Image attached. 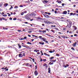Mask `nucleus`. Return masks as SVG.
<instances>
[{
  "label": "nucleus",
  "mask_w": 78,
  "mask_h": 78,
  "mask_svg": "<svg viewBox=\"0 0 78 78\" xmlns=\"http://www.w3.org/2000/svg\"><path fill=\"white\" fill-rule=\"evenodd\" d=\"M25 18L26 19H27V20H30V19H31V17H30L29 14H28L25 15Z\"/></svg>",
  "instance_id": "obj_1"
},
{
  "label": "nucleus",
  "mask_w": 78,
  "mask_h": 78,
  "mask_svg": "<svg viewBox=\"0 0 78 78\" xmlns=\"http://www.w3.org/2000/svg\"><path fill=\"white\" fill-rule=\"evenodd\" d=\"M19 56L20 58H22V57L25 56V53H23L22 54H19Z\"/></svg>",
  "instance_id": "obj_2"
},
{
  "label": "nucleus",
  "mask_w": 78,
  "mask_h": 78,
  "mask_svg": "<svg viewBox=\"0 0 78 78\" xmlns=\"http://www.w3.org/2000/svg\"><path fill=\"white\" fill-rule=\"evenodd\" d=\"M34 75L35 76H37L38 75V72L37 71V70H35L34 72Z\"/></svg>",
  "instance_id": "obj_3"
},
{
  "label": "nucleus",
  "mask_w": 78,
  "mask_h": 78,
  "mask_svg": "<svg viewBox=\"0 0 78 78\" xmlns=\"http://www.w3.org/2000/svg\"><path fill=\"white\" fill-rule=\"evenodd\" d=\"M61 37L62 38H64V39H69V37L65 35L61 36Z\"/></svg>",
  "instance_id": "obj_4"
},
{
  "label": "nucleus",
  "mask_w": 78,
  "mask_h": 78,
  "mask_svg": "<svg viewBox=\"0 0 78 78\" xmlns=\"http://www.w3.org/2000/svg\"><path fill=\"white\" fill-rule=\"evenodd\" d=\"M29 15L30 16H30H31V17L34 16H36V14H35V13H33L30 14H29Z\"/></svg>",
  "instance_id": "obj_5"
},
{
  "label": "nucleus",
  "mask_w": 78,
  "mask_h": 78,
  "mask_svg": "<svg viewBox=\"0 0 78 78\" xmlns=\"http://www.w3.org/2000/svg\"><path fill=\"white\" fill-rule=\"evenodd\" d=\"M41 40H43L44 42H45L46 41H47V39L45 38V37H43L42 38H41Z\"/></svg>",
  "instance_id": "obj_6"
},
{
  "label": "nucleus",
  "mask_w": 78,
  "mask_h": 78,
  "mask_svg": "<svg viewBox=\"0 0 78 78\" xmlns=\"http://www.w3.org/2000/svg\"><path fill=\"white\" fill-rule=\"evenodd\" d=\"M27 12L26 11H25L24 12H22L21 14V16H23L24 13H27Z\"/></svg>",
  "instance_id": "obj_7"
},
{
  "label": "nucleus",
  "mask_w": 78,
  "mask_h": 78,
  "mask_svg": "<svg viewBox=\"0 0 78 78\" xmlns=\"http://www.w3.org/2000/svg\"><path fill=\"white\" fill-rule=\"evenodd\" d=\"M45 22V23H48V24H50V23H51V22H49L48 20H47Z\"/></svg>",
  "instance_id": "obj_8"
},
{
  "label": "nucleus",
  "mask_w": 78,
  "mask_h": 78,
  "mask_svg": "<svg viewBox=\"0 0 78 78\" xmlns=\"http://www.w3.org/2000/svg\"><path fill=\"white\" fill-rule=\"evenodd\" d=\"M42 20V18H41V17H38L37 18V20Z\"/></svg>",
  "instance_id": "obj_9"
},
{
  "label": "nucleus",
  "mask_w": 78,
  "mask_h": 78,
  "mask_svg": "<svg viewBox=\"0 0 78 78\" xmlns=\"http://www.w3.org/2000/svg\"><path fill=\"white\" fill-rule=\"evenodd\" d=\"M63 14H67V12L66 11H65L62 12Z\"/></svg>",
  "instance_id": "obj_10"
},
{
  "label": "nucleus",
  "mask_w": 78,
  "mask_h": 78,
  "mask_svg": "<svg viewBox=\"0 0 78 78\" xmlns=\"http://www.w3.org/2000/svg\"><path fill=\"white\" fill-rule=\"evenodd\" d=\"M49 2L48 1L46 0H44L43 1V3H48Z\"/></svg>",
  "instance_id": "obj_11"
},
{
  "label": "nucleus",
  "mask_w": 78,
  "mask_h": 78,
  "mask_svg": "<svg viewBox=\"0 0 78 78\" xmlns=\"http://www.w3.org/2000/svg\"><path fill=\"white\" fill-rule=\"evenodd\" d=\"M50 72H51V69L50 67H49L48 68V73H50Z\"/></svg>",
  "instance_id": "obj_12"
},
{
  "label": "nucleus",
  "mask_w": 78,
  "mask_h": 78,
  "mask_svg": "<svg viewBox=\"0 0 78 78\" xmlns=\"http://www.w3.org/2000/svg\"><path fill=\"white\" fill-rule=\"evenodd\" d=\"M76 13H74L73 14V13H70V16H75V15H76Z\"/></svg>",
  "instance_id": "obj_13"
},
{
  "label": "nucleus",
  "mask_w": 78,
  "mask_h": 78,
  "mask_svg": "<svg viewBox=\"0 0 78 78\" xmlns=\"http://www.w3.org/2000/svg\"><path fill=\"white\" fill-rule=\"evenodd\" d=\"M77 43L76 42H75V43H74V44H73V47H75V46H76V44Z\"/></svg>",
  "instance_id": "obj_14"
},
{
  "label": "nucleus",
  "mask_w": 78,
  "mask_h": 78,
  "mask_svg": "<svg viewBox=\"0 0 78 78\" xmlns=\"http://www.w3.org/2000/svg\"><path fill=\"white\" fill-rule=\"evenodd\" d=\"M56 61V60L55 59L54 60H53L52 61H51V62H55Z\"/></svg>",
  "instance_id": "obj_15"
},
{
  "label": "nucleus",
  "mask_w": 78,
  "mask_h": 78,
  "mask_svg": "<svg viewBox=\"0 0 78 78\" xmlns=\"http://www.w3.org/2000/svg\"><path fill=\"white\" fill-rule=\"evenodd\" d=\"M44 16L45 17H47V18L48 17V15H47L44 14Z\"/></svg>",
  "instance_id": "obj_16"
},
{
  "label": "nucleus",
  "mask_w": 78,
  "mask_h": 78,
  "mask_svg": "<svg viewBox=\"0 0 78 78\" xmlns=\"http://www.w3.org/2000/svg\"><path fill=\"white\" fill-rule=\"evenodd\" d=\"M69 25H72V23L70 21L69 22Z\"/></svg>",
  "instance_id": "obj_17"
},
{
  "label": "nucleus",
  "mask_w": 78,
  "mask_h": 78,
  "mask_svg": "<svg viewBox=\"0 0 78 78\" xmlns=\"http://www.w3.org/2000/svg\"><path fill=\"white\" fill-rule=\"evenodd\" d=\"M69 65L67 64L64 67H65V68H67V67H69Z\"/></svg>",
  "instance_id": "obj_18"
},
{
  "label": "nucleus",
  "mask_w": 78,
  "mask_h": 78,
  "mask_svg": "<svg viewBox=\"0 0 78 78\" xmlns=\"http://www.w3.org/2000/svg\"><path fill=\"white\" fill-rule=\"evenodd\" d=\"M24 47H25L26 48H29V47H28V46L27 45L24 46Z\"/></svg>",
  "instance_id": "obj_19"
},
{
  "label": "nucleus",
  "mask_w": 78,
  "mask_h": 78,
  "mask_svg": "<svg viewBox=\"0 0 78 78\" xmlns=\"http://www.w3.org/2000/svg\"><path fill=\"white\" fill-rule=\"evenodd\" d=\"M53 58H54V57H51L49 58V59H50V60H51V59H53Z\"/></svg>",
  "instance_id": "obj_20"
},
{
  "label": "nucleus",
  "mask_w": 78,
  "mask_h": 78,
  "mask_svg": "<svg viewBox=\"0 0 78 78\" xmlns=\"http://www.w3.org/2000/svg\"><path fill=\"white\" fill-rule=\"evenodd\" d=\"M58 3H59V4H61V3H62V2L61 1H58Z\"/></svg>",
  "instance_id": "obj_21"
},
{
  "label": "nucleus",
  "mask_w": 78,
  "mask_h": 78,
  "mask_svg": "<svg viewBox=\"0 0 78 78\" xmlns=\"http://www.w3.org/2000/svg\"><path fill=\"white\" fill-rule=\"evenodd\" d=\"M27 44H30V45H31V43L30 42H27Z\"/></svg>",
  "instance_id": "obj_22"
},
{
  "label": "nucleus",
  "mask_w": 78,
  "mask_h": 78,
  "mask_svg": "<svg viewBox=\"0 0 78 78\" xmlns=\"http://www.w3.org/2000/svg\"><path fill=\"white\" fill-rule=\"evenodd\" d=\"M23 39H24L23 38H20V41H22V40H24Z\"/></svg>",
  "instance_id": "obj_23"
},
{
  "label": "nucleus",
  "mask_w": 78,
  "mask_h": 78,
  "mask_svg": "<svg viewBox=\"0 0 78 78\" xmlns=\"http://www.w3.org/2000/svg\"><path fill=\"white\" fill-rule=\"evenodd\" d=\"M72 50H73V51H75V49H74V48L73 47H72L71 48Z\"/></svg>",
  "instance_id": "obj_24"
},
{
  "label": "nucleus",
  "mask_w": 78,
  "mask_h": 78,
  "mask_svg": "<svg viewBox=\"0 0 78 78\" xmlns=\"http://www.w3.org/2000/svg\"><path fill=\"white\" fill-rule=\"evenodd\" d=\"M46 35H47V36H49V37H51V35L49 34H46Z\"/></svg>",
  "instance_id": "obj_25"
},
{
  "label": "nucleus",
  "mask_w": 78,
  "mask_h": 78,
  "mask_svg": "<svg viewBox=\"0 0 78 78\" xmlns=\"http://www.w3.org/2000/svg\"><path fill=\"white\" fill-rule=\"evenodd\" d=\"M3 29L4 30H8V28L6 27H3Z\"/></svg>",
  "instance_id": "obj_26"
},
{
  "label": "nucleus",
  "mask_w": 78,
  "mask_h": 78,
  "mask_svg": "<svg viewBox=\"0 0 78 78\" xmlns=\"http://www.w3.org/2000/svg\"><path fill=\"white\" fill-rule=\"evenodd\" d=\"M39 37L40 39H41H41H42V38H43V37H42L41 36H40Z\"/></svg>",
  "instance_id": "obj_27"
},
{
  "label": "nucleus",
  "mask_w": 78,
  "mask_h": 78,
  "mask_svg": "<svg viewBox=\"0 0 78 78\" xmlns=\"http://www.w3.org/2000/svg\"><path fill=\"white\" fill-rule=\"evenodd\" d=\"M5 6H7L8 5V3H5Z\"/></svg>",
  "instance_id": "obj_28"
},
{
  "label": "nucleus",
  "mask_w": 78,
  "mask_h": 78,
  "mask_svg": "<svg viewBox=\"0 0 78 78\" xmlns=\"http://www.w3.org/2000/svg\"><path fill=\"white\" fill-rule=\"evenodd\" d=\"M43 61H44V62H46V61H47V59H43Z\"/></svg>",
  "instance_id": "obj_29"
},
{
  "label": "nucleus",
  "mask_w": 78,
  "mask_h": 78,
  "mask_svg": "<svg viewBox=\"0 0 78 78\" xmlns=\"http://www.w3.org/2000/svg\"><path fill=\"white\" fill-rule=\"evenodd\" d=\"M49 53H53L54 52V51H49Z\"/></svg>",
  "instance_id": "obj_30"
},
{
  "label": "nucleus",
  "mask_w": 78,
  "mask_h": 78,
  "mask_svg": "<svg viewBox=\"0 0 78 78\" xmlns=\"http://www.w3.org/2000/svg\"><path fill=\"white\" fill-rule=\"evenodd\" d=\"M27 38V37H25L24 38H23V40H25V39H26Z\"/></svg>",
  "instance_id": "obj_31"
},
{
  "label": "nucleus",
  "mask_w": 78,
  "mask_h": 78,
  "mask_svg": "<svg viewBox=\"0 0 78 78\" xmlns=\"http://www.w3.org/2000/svg\"><path fill=\"white\" fill-rule=\"evenodd\" d=\"M12 8H13V7L11 6V8L9 9V10H10V9H12Z\"/></svg>",
  "instance_id": "obj_32"
},
{
  "label": "nucleus",
  "mask_w": 78,
  "mask_h": 78,
  "mask_svg": "<svg viewBox=\"0 0 78 78\" xmlns=\"http://www.w3.org/2000/svg\"><path fill=\"white\" fill-rule=\"evenodd\" d=\"M47 66V64L46 63H44L43 64V66Z\"/></svg>",
  "instance_id": "obj_33"
},
{
  "label": "nucleus",
  "mask_w": 78,
  "mask_h": 78,
  "mask_svg": "<svg viewBox=\"0 0 78 78\" xmlns=\"http://www.w3.org/2000/svg\"><path fill=\"white\" fill-rule=\"evenodd\" d=\"M3 16L4 17H6V16H7V15H3Z\"/></svg>",
  "instance_id": "obj_34"
},
{
  "label": "nucleus",
  "mask_w": 78,
  "mask_h": 78,
  "mask_svg": "<svg viewBox=\"0 0 78 78\" xmlns=\"http://www.w3.org/2000/svg\"><path fill=\"white\" fill-rule=\"evenodd\" d=\"M35 70H36L37 69V66L36 65L35 66Z\"/></svg>",
  "instance_id": "obj_35"
},
{
  "label": "nucleus",
  "mask_w": 78,
  "mask_h": 78,
  "mask_svg": "<svg viewBox=\"0 0 78 78\" xmlns=\"http://www.w3.org/2000/svg\"><path fill=\"white\" fill-rule=\"evenodd\" d=\"M32 59V61H33V62H35V61H34V59L33 58Z\"/></svg>",
  "instance_id": "obj_36"
},
{
  "label": "nucleus",
  "mask_w": 78,
  "mask_h": 78,
  "mask_svg": "<svg viewBox=\"0 0 78 78\" xmlns=\"http://www.w3.org/2000/svg\"><path fill=\"white\" fill-rule=\"evenodd\" d=\"M30 30V31H32L33 30V29L32 28H30L29 29Z\"/></svg>",
  "instance_id": "obj_37"
},
{
  "label": "nucleus",
  "mask_w": 78,
  "mask_h": 78,
  "mask_svg": "<svg viewBox=\"0 0 78 78\" xmlns=\"http://www.w3.org/2000/svg\"><path fill=\"white\" fill-rule=\"evenodd\" d=\"M13 20H17V18H15L13 19Z\"/></svg>",
  "instance_id": "obj_38"
},
{
  "label": "nucleus",
  "mask_w": 78,
  "mask_h": 78,
  "mask_svg": "<svg viewBox=\"0 0 78 78\" xmlns=\"http://www.w3.org/2000/svg\"><path fill=\"white\" fill-rule=\"evenodd\" d=\"M3 19H4V18H0V20H3Z\"/></svg>",
  "instance_id": "obj_39"
},
{
  "label": "nucleus",
  "mask_w": 78,
  "mask_h": 78,
  "mask_svg": "<svg viewBox=\"0 0 78 78\" xmlns=\"http://www.w3.org/2000/svg\"><path fill=\"white\" fill-rule=\"evenodd\" d=\"M18 8V6H16L14 8H15V9H16V8Z\"/></svg>",
  "instance_id": "obj_40"
},
{
  "label": "nucleus",
  "mask_w": 78,
  "mask_h": 78,
  "mask_svg": "<svg viewBox=\"0 0 78 78\" xmlns=\"http://www.w3.org/2000/svg\"><path fill=\"white\" fill-rule=\"evenodd\" d=\"M43 33H46V31H45V30H43L42 31Z\"/></svg>",
  "instance_id": "obj_41"
},
{
  "label": "nucleus",
  "mask_w": 78,
  "mask_h": 78,
  "mask_svg": "<svg viewBox=\"0 0 78 78\" xmlns=\"http://www.w3.org/2000/svg\"><path fill=\"white\" fill-rule=\"evenodd\" d=\"M77 29V27H75V30H76Z\"/></svg>",
  "instance_id": "obj_42"
},
{
  "label": "nucleus",
  "mask_w": 78,
  "mask_h": 78,
  "mask_svg": "<svg viewBox=\"0 0 78 78\" xmlns=\"http://www.w3.org/2000/svg\"><path fill=\"white\" fill-rule=\"evenodd\" d=\"M62 6H64V3H62Z\"/></svg>",
  "instance_id": "obj_43"
},
{
  "label": "nucleus",
  "mask_w": 78,
  "mask_h": 78,
  "mask_svg": "<svg viewBox=\"0 0 78 78\" xmlns=\"http://www.w3.org/2000/svg\"><path fill=\"white\" fill-rule=\"evenodd\" d=\"M63 30H66V28H63Z\"/></svg>",
  "instance_id": "obj_44"
},
{
  "label": "nucleus",
  "mask_w": 78,
  "mask_h": 78,
  "mask_svg": "<svg viewBox=\"0 0 78 78\" xmlns=\"http://www.w3.org/2000/svg\"><path fill=\"white\" fill-rule=\"evenodd\" d=\"M55 14H57V11H55Z\"/></svg>",
  "instance_id": "obj_45"
},
{
  "label": "nucleus",
  "mask_w": 78,
  "mask_h": 78,
  "mask_svg": "<svg viewBox=\"0 0 78 78\" xmlns=\"http://www.w3.org/2000/svg\"><path fill=\"white\" fill-rule=\"evenodd\" d=\"M19 48H21L22 47L20 45H19Z\"/></svg>",
  "instance_id": "obj_46"
},
{
  "label": "nucleus",
  "mask_w": 78,
  "mask_h": 78,
  "mask_svg": "<svg viewBox=\"0 0 78 78\" xmlns=\"http://www.w3.org/2000/svg\"><path fill=\"white\" fill-rule=\"evenodd\" d=\"M65 64L63 63V67H64V66H65Z\"/></svg>",
  "instance_id": "obj_47"
},
{
  "label": "nucleus",
  "mask_w": 78,
  "mask_h": 78,
  "mask_svg": "<svg viewBox=\"0 0 78 78\" xmlns=\"http://www.w3.org/2000/svg\"><path fill=\"white\" fill-rule=\"evenodd\" d=\"M74 36H77V34H75L74 35Z\"/></svg>",
  "instance_id": "obj_48"
},
{
  "label": "nucleus",
  "mask_w": 78,
  "mask_h": 78,
  "mask_svg": "<svg viewBox=\"0 0 78 78\" xmlns=\"http://www.w3.org/2000/svg\"><path fill=\"white\" fill-rule=\"evenodd\" d=\"M43 61V60H42V58H41V59H40V61H41V62H42Z\"/></svg>",
  "instance_id": "obj_49"
},
{
  "label": "nucleus",
  "mask_w": 78,
  "mask_h": 78,
  "mask_svg": "<svg viewBox=\"0 0 78 78\" xmlns=\"http://www.w3.org/2000/svg\"><path fill=\"white\" fill-rule=\"evenodd\" d=\"M64 19V18L63 17H61V19Z\"/></svg>",
  "instance_id": "obj_50"
},
{
  "label": "nucleus",
  "mask_w": 78,
  "mask_h": 78,
  "mask_svg": "<svg viewBox=\"0 0 78 78\" xmlns=\"http://www.w3.org/2000/svg\"><path fill=\"white\" fill-rule=\"evenodd\" d=\"M49 65H51V62H50L49 63Z\"/></svg>",
  "instance_id": "obj_51"
},
{
  "label": "nucleus",
  "mask_w": 78,
  "mask_h": 78,
  "mask_svg": "<svg viewBox=\"0 0 78 78\" xmlns=\"http://www.w3.org/2000/svg\"><path fill=\"white\" fill-rule=\"evenodd\" d=\"M71 26H72L71 25H69V28H70V27H71Z\"/></svg>",
  "instance_id": "obj_52"
},
{
  "label": "nucleus",
  "mask_w": 78,
  "mask_h": 78,
  "mask_svg": "<svg viewBox=\"0 0 78 78\" xmlns=\"http://www.w3.org/2000/svg\"><path fill=\"white\" fill-rule=\"evenodd\" d=\"M48 15H50V14H51V13H50V12L48 13Z\"/></svg>",
  "instance_id": "obj_53"
},
{
  "label": "nucleus",
  "mask_w": 78,
  "mask_h": 78,
  "mask_svg": "<svg viewBox=\"0 0 78 78\" xmlns=\"http://www.w3.org/2000/svg\"><path fill=\"white\" fill-rule=\"evenodd\" d=\"M47 53H44V55H46V56L47 55Z\"/></svg>",
  "instance_id": "obj_54"
},
{
  "label": "nucleus",
  "mask_w": 78,
  "mask_h": 78,
  "mask_svg": "<svg viewBox=\"0 0 78 78\" xmlns=\"http://www.w3.org/2000/svg\"><path fill=\"white\" fill-rule=\"evenodd\" d=\"M9 19L10 20H12V19L11 18H9Z\"/></svg>",
  "instance_id": "obj_55"
},
{
  "label": "nucleus",
  "mask_w": 78,
  "mask_h": 78,
  "mask_svg": "<svg viewBox=\"0 0 78 78\" xmlns=\"http://www.w3.org/2000/svg\"><path fill=\"white\" fill-rule=\"evenodd\" d=\"M2 5V4L0 3V7Z\"/></svg>",
  "instance_id": "obj_56"
},
{
  "label": "nucleus",
  "mask_w": 78,
  "mask_h": 78,
  "mask_svg": "<svg viewBox=\"0 0 78 78\" xmlns=\"http://www.w3.org/2000/svg\"><path fill=\"white\" fill-rule=\"evenodd\" d=\"M59 54H58L56 55V56H59Z\"/></svg>",
  "instance_id": "obj_57"
},
{
  "label": "nucleus",
  "mask_w": 78,
  "mask_h": 78,
  "mask_svg": "<svg viewBox=\"0 0 78 78\" xmlns=\"http://www.w3.org/2000/svg\"><path fill=\"white\" fill-rule=\"evenodd\" d=\"M30 20V21H33V19H32Z\"/></svg>",
  "instance_id": "obj_58"
},
{
  "label": "nucleus",
  "mask_w": 78,
  "mask_h": 78,
  "mask_svg": "<svg viewBox=\"0 0 78 78\" xmlns=\"http://www.w3.org/2000/svg\"><path fill=\"white\" fill-rule=\"evenodd\" d=\"M27 3H30V1L28 0V1H27Z\"/></svg>",
  "instance_id": "obj_59"
},
{
  "label": "nucleus",
  "mask_w": 78,
  "mask_h": 78,
  "mask_svg": "<svg viewBox=\"0 0 78 78\" xmlns=\"http://www.w3.org/2000/svg\"><path fill=\"white\" fill-rule=\"evenodd\" d=\"M42 42H39V44H42Z\"/></svg>",
  "instance_id": "obj_60"
},
{
  "label": "nucleus",
  "mask_w": 78,
  "mask_h": 78,
  "mask_svg": "<svg viewBox=\"0 0 78 78\" xmlns=\"http://www.w3.org/2000/svg\"><path fill=\"white\" fill-rule=\"evenodd\" d=\"M55 10H59V9H58V8H56L55 9Z\"/></svg>",
  "instance_id": "obj_61"
},
{
  "label": "nucleus",
  "mask_w": 78,
  "mask_h": 78,
  "mask_svg": "<svg viewBox=\"0 0 78 78\" xmlns=\"http://www.w3.org/2000/svg\"><path fill=\"white\" fill-rule=\"evenodd\" d=\"M37 51V49H34V51H36H36Z\"/></svg>",
  "instance_id": "obj_62"
},
{
  "label": "nucleus",
  "mask_w": 78,
  "mask_h": 78,
  "mask_svg": "<svg viewBox=\"0 0 78 78\" xmlns=\"http://www.w3.org/2000/svg\"><path fill=\"white\" fill-rule=\"evenodd\" d=\"M37 55H39V54H40V52H37Z\"/></svg>",
  "instance_id": "obj_63"
},
{
  "label": "nucleus",
  "mask_w": 78,
  "mask_h": 78,
  "mask_svg": "<svg viewBox=\"0 0 78 78\" xmlns=\"http://www.w3.org/2000/svg\"><path fill=\"white\" fill-rule=\"evenodd\" d=\"M76 12H77V13H78V10H76Z\"/></svg>",
  "instance_id": "obj_64"
}]
</instances>
